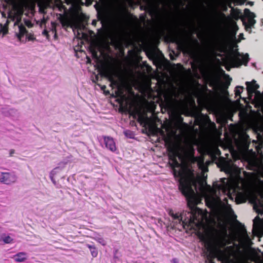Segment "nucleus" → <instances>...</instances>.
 <instances>
[{
	"instance_id": "obj_20",
	"label": "nucleus",
	"mask_w": 263,
	"mask_h": 263,
	"mask_svg": "<svg viewBox=\"0 0 263 263\" xmlns=\"http://www.w3.org/2000/svg\"><path fill=\"white\" fill-rule=\"evenodd\" d=\"M256 203H255V204H254V208H256Z\"/></svg>"
},
{
	"instance_id": "obj_8",
	"label": "nucleus",
	"mask_w": 263,
	"mask_h": 263,
	"mask_svg": "<svg viewBox=\"0 0 263 263\" xmlns=\"http://www.w3.org/2000/svg\"><path fill=\"white\" fill-rule=\"evenodd\" d=\"M106 146L111 151L115 149V144L114 140L110 138H105L104 139Z\"/></svg>"
},
{
	"instance_id": "obj_4",
	"label": "nucleus",
	"mask_w": 263,
	"mask_h": 263,
	"mask_svg": "<svg viewBox=\"0 0 263 263\" xmlns=\"http://www.w3.org/2000/svg\"><path fill=\"white\" fill-rule=\"evenodd\" d=\"M248 55L240 54L238 52L235 51L230 55L229 60L232 66L237 67L242 64L246 63L248 62Z\"/></svg>"
},
{
	"instance_id": "obj_12",
	"label": "nucleus",
	"mask_w": 263,
	"mask_h": 263,
	"mask_svg": "<svg viewBox=\"0 0 263 263\" xmlns=\"http://www.w3.org/2000/svg\"><path fill=\"white\" fill-rule=\"evenodd\" d=\"M199 167L201 169L203 172L207 171V167L206 166H204L203 164V161L201 160H199L198 162Z\"/></svg>"
},
{
	"instance_id": "obj_14",
	"label": "nucleus",
	"mask_w": 263,
	"mask_h": 263,
	"mask_svg": "<svg viewBox=\"0 0 263 263\" xmlns=\"http://www.w3.org/2000/svg\"><path fill=\"white\" fill-rule=\"evenodd\" d=\"M12 239L10 236H6L3 238V241L6 243H10L12 241Z\"/></svg>"
},
{
	"instance_id": "obj_16",
	"label": "nucleus",
	"mask_w": 263,
	"mask_h": 263,
	"mask_svg": "<svg viewBox=\"0 0 263 263\" xmlns=\"http://www.w3.org/2000/svg\"><path fill=\"white\" fill-rule=\"evenodd\" d=\"M243 235V237H244L245 238H247V235H246V234L245 233H244Z\"/></svg>"
},
{
	"instance_id": "obj_5",
	"label": "nucleus",
	"mask_w": 263,
	"mask_h": 263,
	"mask_svg": "<svg viewBox=\"0 0 263 263\" xmlns=\"http://www.w3.org/2000/svg\"><path fill=\"white\" fill-rule=\"evenodd\" d=\"M253 233L258 236L263 235V220L256 217L254 220Z\"/></svg>"
},
{
	"instance_id": "obj_9",
	"label": "nucleus",
	"mask_w": 263,
	"mask_h": 263,
	"mask_svg": "<svg viewBox=\"0 0 263 263\" xmlns=\"http://www.w3.org/2000/svg\"><path fill=\"white\" fill-rule=\"evenodd\" d=\"M207 153L210 155L212 158H216L220 155V152L217 147L214 146L212 150H208Z\"/></svg>"
},
{
	"instance_id": "obj_7",
	"label": "nucleus",
	"mask_w": 263,
	"mask_h": 263,
	"mask_svg": "<svg viewBox=\"0 0 263 263\" xmlns=\"http://www.w3.org/2000/svg\"><path fill=\"white\" fill-rule=\"evenodd\" d=\"M247 89L249 95L253 93H257L256 90L258 88V85L254 81L251 82H247Z\"/></svg>"
},
{
	"instance_id": "obj_6",
	"label": "nucleus",
	"mask_w": 263,
	"mask_h": 263,
	"mask_svg": "<svg viewBox=\"0 0 263 263\" xmlns=\"http://www.w3.org/2000/svg\"><path fill=\"white\" fill-rule=\"evenodd\" d=\"M244 16L245 21H247L249 26H253L255 23V21L254 19L255 17V14L250 12L248 9L245 10Z\"/></svg>"
},
{
	"instance_id": "obj_11",
	"label": "nucleus",
	"mask_w": 263,
	"mask_h": 263,
	"mask_svg": "<svg viewBox=\"0 0 263 263\" xmlns=\"http://www.w3.org/2000/svg\"><path fill=\"white\" fill-rule=\"evenodd\" d=\"M19 31L20 32L17 35V37L19 40H21L22 36L25 34L26 32V29L24 27L22 26H19Z\"/></svg>"
},
{
	"instance_id": "obj_19",
	"label": "nucleus",
	"mask_w": 263,
	"mask_h": 263,
	"mask_svg": "<svg viewBox=\"0 0 263 263\" xmlns=\"http://www.w3.org/2000/svg\"><path fill=\"white\" fill-rule=\"evenodd\" d=\"M173 217H174V218H178V217H177H177H176V216H174V215H173Z\"/></svg>"
},
{
	"instance_id": "obj_18",
	"label": "nucleus",
	"mask_w": 263,
	"mask_h": 263,
	"mask_svg": "<svg viewBox=\"0 0 263 263\" xmlns=\"http://www.w3.org/2000/svg\"><path fill=\"white\" fill-rule=\"evenodd\" d=\"M173 217H174V218H178V217H177H177H176V216H174V215H173Z\"/></svg>"
},
{
	"instance_id": "obj_2",
	"label": "nucleus",
	"mask_w": 263,
	"mask_h": 263,
	"mask_svg": "<svg viewBox=\"0 0 263 263\" xmlns=\"http://www.w3.org/2000/svg\"><path fill=\"white\" fill-rule=\"evenodd\" d=\"M208 213L205 210L195 208L192 211V217L190 222L194 223L199 228V235L207 244L209 249L222 261L230 263L231 257H234L232 249L227 248L223 251L220 248L228 242V237L224 232H217L210 224L208 220Z\"/></svg>"
},
{
	"instance_id": "obj_13",
	"label": "nucleus",
	"mask_w": 263,
	"mask_h": 263,
	"mask_svg": "<svg viewBox=\"0 0 263 263\" xmlns=\"http://www.w3.org/2000/svg\"><path fill=\"white\" fill-rule=\"evenodd\" d=\"M243 87H237L235 89V94L237 96H239L241 93L242 92Z\"/></svg>"
},
{
	"instance_id": "obj_17",
	"label": "nucleus",
	"mask_w": 263,
	"mask_h": 263,
	"mask_svg": "<svg viewBox=\"0 0 263 263\" xmlns=\"http://www.w3.org/2000/svg\"><path fill=\"white\" fill-rule=\"evenodd\" d=\"M28 39L30 40H32L33 39V37H28Z\"/></svg>"
},
{
	"instance_id": "obj_10",
	"label": "nucleus",
	"mask_w": 263,
	"mask_h": 263,
	"mask_svg": "<svg viewBox=\"0 0 263 263\" xmlns=\"http://www.w3.org/2000/svg\"><path fill=\"white\" fill-rule=\"evenodd\" d=\"M15 260L16 261L22 262L26 259V255L24 253H19L15 256Z\"/></svg>"
},
{
	"instance_id": "obj_15",
	"label": "nucleus",
	"mask_w": 263,
	"mask_h": 263,
	"mask_svg": "<svg viewBox=\"0 0 263 263\" xmlns=\"http://www.w3.org/2000/svg\"><path fill=\"white\" fill-rule=\"evenodd\" d=\"M3 175L4 176V177L6 178H7L9 177V174H7V173L3 174Z\"/></svg>"
},
{
	"instance_id": "obj_3",
	"label": "nucleus",
	"mask_w": 263,
	"mask_h": 263,
	"mask_svg": "<svg viewBox=\"0 0 263 263\" xmlns=\"http://www.w3.org/2000/svg\"><path fill=\"white\" fill-rule=\"evenodd\" d=\"M224 171L230 175L229 180L224 179L222 190L228 196L232 198V195L236 196V201L240 203L249 199L255 202V193L249 183L239 177L240 170L236 166L229 165L226 166Z\"/></svg>"
},
{
	"instance_id": "obj_1",
	"label": "nucleus",
	"mask_w": 263,
	"mask_h": 263,
	"mask_svg": "<svg viewBox=\"0 0 263 263\" xmlns=\"http://www.w3.org/2000/svg\"><path fill=\"white\" fill-rule=\"evenodd\" d=\"M173 155L177 157L181 163V166L176 160L172 158V165L174 174L180 177V190L187 199L189 205L193 208L200 202L201 197L205 198L208 206L217 210L224 217L230 215L232 210L226 201L222 202L216 196L213 189L206 185L204 181L200 182L199 190L193 180V175L190 168L186 165V161L192 158L193 149L191 143H185L183 147L179 143L174 147H170Z\"/></svg>"
}]
</instances>
